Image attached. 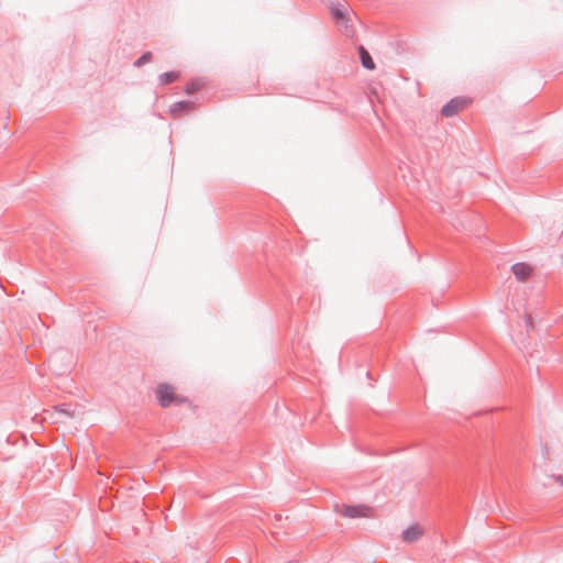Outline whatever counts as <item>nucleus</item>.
I'll return each mask as SVG.
<instances>
[{"label": "nucleus", "mask_w": 563, "mask_h": 563, "mask_svg": "<svg viewBox=\"0 0 563 563\" xmlns=\"http://www.w3.org/2000/svg\"><path fill=\"white\" fill-rule=\"evenodd\" d=\"M156 398L163 408H167L170 405H181L188 401V399L176 393V388L167 383L159 384L155 389Z\"/></svg>", "instance_id": "obj_1"}, {"label": "nucleus", "mask_w": 563, "mask_h": 563, "mask_svg": "<svg viewBox=\"0 0 563 563\" xmlns=\"http://www.w3.org/2000/svg\"><path fill=\"white\" fill-rule=\"evenodd\" d=\"M341 514L347 518H369L373 516L372 508L365 505L357 506H344L341 510Z\"/></svg>", "instance_id": "obj_2"}, {"label": "nucleus", "mask_w": 563, "mask_h": 563, "mask_svg": "<svg viewBox=\"0 0 563 563\" xmlns=\"http://www.w3.org/2000/svg\"><path fill=\"white\" fill-rule=\"evenodd\" d=\"M470 102L467 98H454L442 108L441 112L444 117H452L466 108Z\"/></svg>", "instance_id": "obj_3"}, {"label": "nucleus", "mask_w": 563, "mask_h": 563, "mask_svg": "<svg viewBox=\"0 0 563 563\" xmlns=\"http://www.w3.org/2000/svg\"><path fill=\"white\" fill-rule=\"evenodd\" d=\"M423 534V529L419 525H413L402 532L405 542H415Z\"/></svg>", "instance_id": "obj_4"}, {"label": "nucleus", "mask_w": 563, "mask_h": 563, "mask_svg": "<svg viewBox=\"0 0 563 563\" xmlns=\"http://www.w3.org/2000/svg\"><path fill=\"white\" fill-rule=\"evenodd\" d=\"M531 267L525 263H518L512 266V273L519 280H525L531 275Z\"/></svg>", "instance_id": "obj_5"}, {"label": "nucleus", "mask_w": 563, "mask_h": 563, "mask_svg": "<svg viewBox=\"0 0 563 563\" xmlns=\"http://www.w3.org/2000/svg\"><path fill=\"white\" fill-rule=\"evenodd\" d=\"M194 109V104L189 101H180V102H177V103H174L170 108V112L174 114V115H178L180 114L183 111H191Z\"/></svg>", "instance_id": "obj_6"}, {"label": "nucleus", "mask_w": 563, "mask_h": 563, "mask_svg": "<svg viewBox=\"0 0 563 563\" xmlns=\"http://www.w3.org/2000/svg\"><path fill=\"white\" fill-rule=\"evenodd\" d=\"M360 57H361L362 65L365 68H367L369 70H373L375 68V64H374L369 53L364 47H360Z\"/></svg>", "instance_id": "obj_7"}, {"label": "nucleus", "mask_w": 563, "mask_h": 563, "mask_svg": "<svg viewBox=\"0 0 563 563\" xmlns=\"http://www.w3.org/2000/svg\"><path fill=\"white\" fill-rule=\"evenodd\" d=\"M177 79H178V73H176V71H167V73L162 74L158 77V81L163 86L174 82Z\"/></svg>", "instance_id": "obj_8"}, {"label": "nucleus", "mask_w": 563, "mask_h": 563, "mask_svg": "<svg viewBox=\"0 0 563 563\" xmlns=\"http://www.w3.org/2000/svg\"><path fill=\"white\" fill-rule=\"evenodd\" d=\"M152 59V54L150 52L143 54L135 63L136 66H142L145 63H148Z\"/></svg>", "instance_id": "obj_9"}, {"label": "nucleus", "mask_w": 563, "mask_h": 563, "mask_svg": "<svg viewBox=\"0 0 563 563\" xmlns=\"http://www.w3.org/2000/svg\"><path fill=\"white\" fill-rule=\"evenodd\" d=\"M335 15H336V18H339V19H342V18H343V14H342V12H341L340 10H336V11H335Z\"/></svg>", "instance_id": "obj_10"}, {"label": "nucleus", "mask_w": 563, "mask_h": 563, "mask_svg": "<svg viewBox=\"0 0 563 563\" xmlns=\"http://www.w3.org/2000/svg\"><path fill=\"white\" fill-rule=\"evenodd\" d=\"M559 482H560L561 484H563V479H562L561 477H559Z\"/></svg>", "instance_id": "obj_11"}]
</instances>
